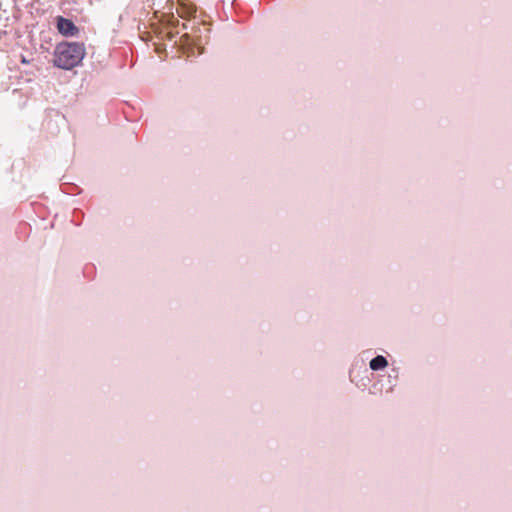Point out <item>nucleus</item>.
Returning a JSON list of instances; mask_svg holds the SVG:
<instances>
[{"label":"nucleus","instance_id":"nucleus-7","mask_svg":"<svg viewBox=\"0 0 512 512\" xmlns=\"http://www.w3.org/2000/svg\"><path fill=\"white\" fill-rule=\"evenodd\" d=\"M78 186H73L72 187V190L68 191V190H65L64 188H62V190L65 192V193H69V194H77L78 192H75L74 190H78Z\"/></svg>","mask_w":512,"mask_h":512},{"label":"nucleus","instance_id":"nucleus-1","mask_svg":"<svg viewBox=\"0 0 512 512\" xmlns=\"http://www.w3.org/2000/svg\"><path fill=\"white\" fill-rule=\"evenodd\" d=\"M85 54L83 43L63 41L55 48L53 64L57 68L71 70L82 62Z\"/></svg>","mask_w":512,"mask_h":512},{"label":"nucleus","instance_id":"nucleus-4","mask_svg":"<svg viewBox=\"0 0 512 512\" xmlns=\"http://www.w3.org/2000/svg\"><path fill=\"white\" fill-rule=\"evenodd\" d=\"M388 360L383 355L373 357L369 362V368L372 371H382L388 366Z\"/></svg>","mask_w":512,"mask_h":512},{"label":"nucleus","instance_id":"nucleus-5","mask_svg":"<svg viewBox=\"0 0 512 512\" xmlns=\"http://www.w3.org/2000/svg\"><path fill=\"white\" fill-rule=\"evenodd\" d=\"M196 11H197V8L195 5H193V4L188 5V4L182 3L180 5V11L178 13L181 18H186V17L194 16L196 14Z\"/></svg>","mask_w":512,"mask_h":512},{"label":"nucleus","instance_id":"nucleus-9","mask_svg":"<svg viewBox=\"0 0 512 512\" xmlns=\"http://www.w3.org/2000/svg\"><path fill=\"white\" fill-rule=\"evenodd\" d=\"M88 269H94V266L93 265L86 266L85 270H88Z\"/></svg>","mask_w":512,"mask_h":512},{"label":"nucleus","instance_id":"nucleus-8","mask_svg":"<svg viewBox=\"0 0 512 512\" xmlns=\"http://www.w3.org/2000/svg\"><path fill=\"white\" fill-rule=\"evenodd\" d=\"M372 350L371 349H368V350H365L362 352V355L363 356H368L369 354H371Z\"/></svg>","mask_w":512,"mask_h":512},{"label":"nucleus","instance_id":"nucleus-3","mask_svg":"<svg viewBox=\"0 0 512 512\" xmlns=\"http://www.w3.org/2000/svg\"><path fill=\"white\" fill-rule=\"evenodd\" d=\"M56 27L59 33L66 37L76 36L79 33V28L74 22L63 16L56 17Z\"/></svg>","mask_w":512,"mask_h":512},{"label":"nucleus","instance_id":"nucleus-6","mask_svg":"<svg viewBox=\"0 0 512 512\" xmlns=\"http://www.w3.org/2000/svg\"><path fill=\"white\" fill-rule=\"evenodd\" d=\"M84 217V213L81 210L75 209L73 212V219L72 221L75 223V225H80L82 219Z\"/></svg>","mask_w":512,"mask_h":512},{"label":"nucleus","instance_id":"nucleus-2","mask_svg":"<svg viewBox=\"0 0 512 512\" xmlns=\"http://www.w3.org/2000/svg\"><path fill=\"white\" fill-rule=\"evenodd\" d=\"M209 32L208 28H197L193 34L185 33L181 36V46L188 57H196L204 53V43L207 42Z\"/></svg>","mask_w":512,"mask_h":512}]
</instances>
